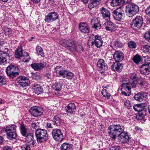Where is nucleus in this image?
<instances>
[{"instance_id": "aec40b11", "label": "nucleus", "mask_w": 150, "mask_h": 150, "mask_svg": "<svg viewBox=\"0 0 150 150\" xmlns=\"http://www.w3.org/2000/svg\"><path fill=\"white\" fill-rule=\"evenodd\" d=\"M91 24L92 25V27L93 28L97 30L100 29V28L101 25L100 23V21L97 17H94L92 19Z\"/></svg>"}, {"instance_id": "7ed1b4c3", "label": "nucleus", "mask_w": 150, "mask_h": 150, "mask_svg": "<svg viewBox=\"0 0 150 150\" xmlns=\"http://www.w3.org/2000/svg\"><path fill=\"white\" fill-rule=\"evenodd\" d=\"M22 50L21 46H20L17 49L15 54V57L17 58H21L23 62H27L29 61L30 58L27 52H23Z\"/></svg>"}, {"instance_id": "052dcab7", "label": "nucleus", "mask_w": 150, "mask_h": 150, "mask_svg": "<svg viewBox=\"0 0 150 150\" xmlns=\"http://www.w3.org/2000/svg\"><path fill=\"white\" fill-rule=\"evenodd\" d=\"M139 112V115L137 116V118L138 120H141L144 117V115H140Z\"/></svg>"}, {"instance_id": "423d86ee", "label": "nucleus", "mask_w": 150, "mask_h": 150, "mask_svg": "<svg viewBox=\"0 0 150 150\" xmlns=\"http://www.w3.org/2000/svg\"><path fill=\"white\" fill-rule=\"evenodd\" d=\"M92 39L91 42L92 46L95 45L98 48L102 46L103 44V40L101 37L98 35H91L89 37V39Z\"/></svg>"}, {"instance_id": "0eeeda50", "label": "nucleus", "mask_w": 150, "mask_h": 150, "mask_svg": "<svg viewBox=\"0 0 150 150\" xmlns=\"http://www.w3.org/2000/svg\"><path fill=\"white\" fill-rule=\"evenodd\" d=\"M52 133L53 138L56 141L61 142L63 140L64 136L60 129H54Z\"/></svg>"}, {"instance_id": "c03bdc74", "label": "nucleus", "mask_w": 150, "mask_h": 150, "mask_svg": "<svg viewBox=\"0 0 150 150\" xmlns=\"http://www.w3.org/2000/svg\"><path fill=\"white\" fill-rule=\"evenodd\" d=\"M141 59L140 57L138 54H136L133 58V60L136 64L140 62Z\"/></svg>"}, {"instance_id": "0e129e2a", "label": "nucleus", "mask_w": 150, "mask_h": 150, "mask_svg": "<svg viewBox=\"0 0 150 150\" xmlns=\"http://www.w3.org/2000/svg\"><path fill=\"white\" fill-rule=\"evenodd\" d=\"M46 127L47 128V129L52 128V127L51 125V124L50 122L47 123L46 124Z\"/></svg>"}, {"instance_id": "e2e57ef3", "label": "nucleus", "mask_w": 150, "mask_h": 150, "mask_svg": "<svg viewBox=\"0 0 150 150\" xmlns=\"http://www.w3.org/2000/svg\"><path fill=\"white\" fill-rule=\"evenodd\" d=\"M135 129L137 132H138L139 133L141 132L142 131V129L138 126L136 127Z\"/></svg>"}, {"instance_id": "72a5a7b5", "label": "nucleus", "mask_w": 150, "mask_h": 150, "mask_svg": "<svg viewBox=\"0 0 150 150\" xmlns=\"http://www.w3.org/2000/svg\"><path fill=\"white\" fill-rule=\"evenodd\" d=\"M39 123L37 122H36L33 123L31 125V129L33 132H35L36 130L39 129L38 128L39 127Z\"/></svg>"}, {"instance_id": "5701e85b", "label": "nucleus", "mask_w": 150, "mask_h": 150, "mask_svg": "<svg viewBox=\"0 0 150 150\" xmlns=\"http://www.w3.org/2000/svg\"><path fill=\"white\" fill-rule=\"evenodd\" d=\"M122 67L121 63L118 62H115L112 65L111 69L113 71H117L118 72H120L122 69Z\"/></svg>"}, {"instance_id": "6e6552de", "label": "nucleus", "mask_w": 150, "mask_h": 150, "mask_svg": "<svg viewBox=\"0 0 150 150\" xmlns=\"http://www.w3.org/2000/svg\"><path fill=\"white\" fill-rule=\"evenodd\" d=\"M143 23V19L140 16H137L133 19L131 24L132 28H139L142 26Z\"/></svg>"}, {"instance_id": "cd10ccee", "label": "nucleus", "mask_w": 150, "mask_h": 150, "mask_svg": "<svg viewBox=\"0 0 150 150\" xmlns=\"http://www.w3.org/2000/svg\"><path fill=\"white\" fill-rule=\"evenodd\" d=\"M144 107L145 106L143 104L140 103L134 105L133 106V108L135 111L140 112L144 109Z\"/></svg>"}, {"instance_id": "de8ad7c7", "label": "nucleus", "mask_w": 150, "mask_h": 150, "mask_svg": "<svg viewBox=\"0 0 150 150\" xmlns=\"http://www.w3.org/2000/svg\"><path fill=\"white\" fill-rule=\"evenodd\" d=\"M6 82V78L3 76H0V85L5 84Z\"/></svg>"}, {"instance_id": "20e7f679", "label": "nucleus", "mask_w": 150, "mask_h": 150, "mask_svg": "<svg viewBox=\"0 0 150 150\" xmlns=\"http://www.w3.org/2000/svg\"><path fill=\"white\" fill-rule=\"evenodd\" d=\"M121 91L122 93L125 96H129L131 93V83H127L125 81L120 82Z\"/></svg>"}, {"instance_id": "9d476101", "label": "nucleus", "mask_w": 150, "mask_h": 150, "mask_svg": "<svg viewBox=\"0 0 150 150\" xmlns=\"http://www.w3.org/2000/svg\"><path fill=\"white\" fill-rule=\"evenodd\" d=\"M17 80L18 84L23 87L28 86L30 83L28 79L24 76H19L17 78Z\"/></svg>"}, {"instance_id": "ea45409f", "label": "nucleus", "mask_w": 150, "mask_h": 150, "mask_svg": "<svg viewBox=\"0 0 150 150\" xmlns=\"http://www.w3.org/2000/svg\"><path fill=\"white\" fill-rule=\"evenodd\" d=\"M69 41V40L63 39L60 40L59 41V43L61 45L67 48Z\"/></svg>"}, {"instance_id": "09e8293b", "label": "nucleus", "mask_w": 150, "mask_h": 150, "mask_svg": "<svg viewBox=\"0 0 150 150\" xmlns=\"http://www.w3.org/2000/svg\"><path fill=\"white\" fill-rule=\"evenodd\" d=\"M4 32L5 35H9L12 33V30L8 28H6L4 30Z\"/></svg>"}, {"instance_id": "13d9d810", "label": "nucleus", "mask_w": 150, "mask_h": 150, "mask_svg": "<svg viewBox=\"0 0 150 150\" xmlns=\"http://www.w3.org/2000/svg\"><path fill=\"white\" fill-rule=\"evenodd\" d=\"M119 147L117 146H112L110 147L108 150H119Z\"/></svg>"}, {"instance_id": "bb28decb", "label": "nucleus", "mask_w": 150, "mask_h": 150, "mask_svg": "<svg viewBox=\"0 0 150 150\" xmlns=\"http://www.w3.org/2000/svg\"><path fill=\"white\" fill-rule=\"evenodd\" d=\"M117 10H114L113 11V16L114 18L117 21H120L122 18V13L121 12H118Z\"/></svg>"}, {"instance_id": "49530a36", "label": "nucleus", "mask_w": 150, "mask_h": 150, "mask_svg": "<svg viewBox=\"0 0 150 150\" xmlns=\"http://www.w3.org/2000/svg\"><path fill=\"white\" fill-rule=\"evenodd\" d=\"M45 20L46 22L48 23H50L53 21L50 13H49L48 14L45 16Z\"/></svg>"}, {"instance_id": "4c0bfd02", "label": "nucleus", "mask_w": 150, "mask_h": 150, "mask_svg": "<svg viewBox=\"0 0 150 150\" xmlns=\"http://www.w3.org/2000/svg\"><path fill=\"white\" fill-rule=\"evenodd\" d=\"M74 76V74L72 72L67 70L64 78H66L69 79H71L73 78Z\"/></svg>"}, {"instance_id": "69168bd1", "label": "nucleus", "mask_w": 150, "mask_h": 150, "mask_svg": "<svg viewBox=\"0 0 150 150\" xmlns=\"http://www.w3.org/2000/svg\"><path fill=\"white\" fill-rule=\"evenodd\" d=\"M3 150H11V147L8 146H5L3 148Z\"/></svg>"}, {"instance_id": "6ab92c4d", "label": "nucleus", "mask_w": 150, "mask_h": 150, "mask_svg": "<svg viewBox=\"0 0 150 150\" xmlns=\"http://www.w3.org/2000/svg\"><path fill=\"white\" fill-rule=\"evenodd\" d=\"M9 54L6 53V52H4L0 51V64L4 65L7 63V58Z\"/></svg>"}, {"instance_id": "4d7b16f0", "label": "nucleus", "mask_w": 150, "mask_h": 150, "mask_svg": "<svg viewBox=\"0 0 150 150\" xmlns=\"http://www.w3.org/2000/svg\"><path fill=\"white\" fill-rule=\"evenodd\" d=\"M114 45L115 46L118 47H121L122 46L121 43L118 41H115L114 43Z\"/></svg>"}, {"instance_id": "f257e3e1", "label": "nucleus", "mask_w": 150, "mask_h": 150, "mask_svg": "<svg viewBox=\"0 0 150 150\" xmlns=\"http://www.w3.org/2000/svg\"><path fill=\"white\" fill-rule=\"evenodd\" d=\"M124 126L122 125H112L108 128L109 136L112 140H115L117 135H119V141L122 143H127L129 140V137L127 132H124Z\"/></svg>"}, {"instance_id": "603ef678", "label": "nucleus", "mask_w": 150, "mask_h": 150, "mask_svg": "<svg viewBox=\"0 0 150 150\" xmlns=\"http://www.w3.org/2000/svg\"><path fill=\"white\" fill-rule=\"evenodd\" d=\"M33 78L34 79L38 81L41 79V77L39 74H35L33 76Z\"/></svg>"}, {"instance_id": "c756f323", "label": "nucleus", "mask_w": 150, "mask_h": 150, "mask_svg": "<svg viewBox=\"0 0 150 150\" xmlns=\"http://www.w3.org/2000/svg\"><path fill=\"white\" fill-rule=\"evenodd\" d=\"M126 9H131L132 8L136 9H139V8H141L139 7L138 5L134 4L133 3H131L127 6H125Z\"/></svg>"}, {"instance_id": "f8f14e48", "label": "nucleus", "mask_w": 150, "mask_h": 150, "mask_svg": "<svg viewBox=\"0 0 150 150\" xmlns=\"http://www.w3.org/2000/svg\"><path fill=\"white\" fill-rule=\"evenodd\" d=\"M54 72L58 76H62L63 78L67 71L63 67L60 66H57L55 68Z\"/></svg>"}, {"instance_id": "39448f33", "label": "nucleus", "mask_w": 150, "mask_h": 150, "mask_svg": "<svg viewBox=\"0 0 150 150\" xmlns=\"http://www.w3.org/2000/svg\"><path fill=\"white\" fill-rule=\"evenodd\" d=\"M6 71L8 76L11 77H14L19 75V70L17 66L11 65L7 67Z\"/></svg>"}, {"instance_id": "4be33fe9", "label": "nucleus", "mask_w": 150, "mask_h": 150, "mask_svg": "<svg viewBox=\"0 0 150 150\" xmlns=\"http://www.w3.org/2000/svg\"><path fill=\"white\" fill-rule=\"evenodd\" d=\"M147 95V93L144 92H142L136 94L134 97V99L139 102L143 100V98L146 97Z\"/></svg>"}, {"instance_id": "58836bf2", "label": "nucleus", "mask_w": 150, "mask_h": 150, "mask_svg": "<svg viewBox=\"0 0 150 150\" xmlns=\"http://www.w3.org/2000/svg\"><path fill=\"white\" fill-rule=\"evenodd\" d=\"M109 3L113 7L117 6L120 4H122L121 0H112Z\"/></svg>"}, {"instance_id": "3c124183", "label": "nucleus", "mask_w": 150, "mask_h": 150, "mask_svg": "<svg viewBox=\"0 0 150 150\" xmlns=\"http://www.w3.org/2000/svg\"><path fill=\"white\" fill-rule=\"evenodd\" d=\"M150 46L148 45H144L143 47V50L145 52H149Z\"/></svg>"}, {"instance_id": "5fc2aeb1", "label": "nucleus", "mask_w": 150, "mask_h": 150, "mask_svg": "<svg viewBox=\"0 0 150 150\" xmlns=\"http://www.w3.org/2000/svg\"><path fill=\"white\" fill-rule=\"evenodd\" d=\"M79 50L80 53H82L84 52H85V53L86 54V52L87 51H86L85 50V49L83 48V46H82L81 45H79Z\"/></svg>"}, {"instance_id": "774afa93", "label": "nucleus", "mask_w": 150, "mask_h": 150, "mask_svg": "<svg viewBox=\"0 0 150 150\" xmlns=\"http://www.w3.org/2000/svg\"><path fill=\"white\" fill-rule=\"evenodd\" d=\"M144 11L146 14L150 16V10H145Z\"/></svg>"}, {"instance_id": "473e14b6", "label": "nucleus", "mask_w": 150, "mask_h": 150, "mask_svg": "<svg viewBox=\"0 0 150 150\" xmlns=\"http://www.w3.org/2000/svg\"><path fill=\"white\" fill-rule=\"evenodd\" d=\"M62 83L59 82L56 83L52 86V88L56 91H59L62 89Z\"/></svg>"}, {"instance_id": "bf43d9fd", "label": "nucleus", "mask_w": 150, "mask_h": 150, "mask_svg": "<svg viewBox=\"0 0 150 150\" xmlns=\"http://www.w3.org/2000/svg\"><path fill=\"white\" fill-rule=\"evenodd\" d=\"M137 82V83H138L140 86H142L144 85V79H139Z\"/></svg>"}, {"instance_id": "393cba45", "label": "nucleus", "mask_w": 150, "mask_h": 150, "mask_svg": "<svg viewBox=\"0 0 150 150\" xmlns=\"http://www.w3.org/2000/svg\"><path fill=\"white\" fill-rule=\"evenodd\" d=\"M73 145L71 144L64 143L62 144L60 147V150H72Z\"/></svg>"}, {"instance_id": "1a4fd4ad", "label": "nucleus", "mask_w": 150, "mask_h": 150, "mask_svg": "<svg viewBox=\"0 0 150 150\" xmlns=\"http://www.w3.org/2000/svg\"><path fill=\"white\" fill-rule=\"evenodd\" d=\"M29 111L31 115L34 117L40 116L43 113V110L41 108L38 106H34L30 108Z\"/></svg>"}, {"instance_id": "f3484780", "label": "nucleus", "mask_w": 150, "mask_h": 150, "mask_svg": "<svg viewBox=\"0 0 150 150\" xmlns=\"http://www.w3.org/2000/svg\"><path fill=\"white\" fill-rule=\"evenodd\" d=\"M46 63H34L30 65L31 67L35 71H40L42 69L46 67Z\"/></svg>"}, {"instance_id": "a18cd8bd", "label": "nucleus", "mask_w": 150, "mask_h": 150, "mask_svg": "<svg viewBox=\"0 0 150 150\" xmlns=\"http://www.w3.org/2000/svg\"><path fill=\"white\" fill-rule=\"evenodd\" d=\"M98 3L93 0H91L88 4V8L90 9H92L97 6Z\"/></svg>"}, {"instance_id": "a878e982", "label": "nucleus", "mask_w": 150, "mask_h": 150, "mask_svg": "<svg viewBox=\"0 0 150 150\" xmlns=\"http://www.w3.org/2000/svg\"><path fill=\"white\" fill-rule=\"evenodd\" d=\"M34 92L38 95L40 94L43 92V89L40 85L38 84H34L33 86Z\"/></svg>"}, {"instance_id": "c9c22d12", "label": "nucleus", "mask_w": 150, "mask_h": 150, "mask_svg": "<svg viewBox=\"0 0 150 150\" xmlns=\"http://www.w3.org/2000/svg\"><path fill=\"white\" fill-rule=\"evenodd\" d=\"M36 50L37 53L42 57H44V54L42 48L39 46H37L36 47Z\"/></svg>"}, {"instance_id": "b1692460", "label": "nucleus", "mask_w": 150, "mask_h": 150, "mask_svg": "<svg viewBox=\"0 0 150 150\" xmlns=\"http://www.w3.org/2000/svg\"><path fill=\"white\" fill-rule=\"evenodd\" d=\"M103 17L105 20L109 21L110 19V13L108 10H101Z\"/></svg>"}, {"instance_id": "6e6d98bb", "label": "nucleus", "mask_w": 150, "mask_h": 150, "mask_svg": "<svg viewBox=\"0 0 150 150\" xmlns=\"http://www.w3.org/2000/svg\"><path fill=\"white\" fill-rule=\"evenodd\" d=\"M144 37L147 40H150V30L147 31L145 34Z\"/></svg>"}, {"instance_id": "2eb2a0df", "label": "nucleus", "mask_w": 150, "mask_h": 150, "mask_svg": "<svg viewBox=\"0 0 150 150\" xmlns=\"http://www.w3.org/2000/svg\"><path fill=\"white\" fill-rule=\"evenodd\" d=\"M65 110L68 114L72 115L76 110V105L73 103H70L65 107Z\"/></svg>"}, {"instance_id": "8fccbe9b", "label": "nucleus", "mask_w": 150, "mask_h": 150, "mask_svg": "<svg viewBox=\"0 0 150 150\" xmlns=\"http://www.w3.org/2000/svg\"><path fill=\"white\" fill-rule=\"evenodd\" d=\"M124 105L125 107L127 108H129L131 107V104L129 100H126L124 101Z\"/></svg>"}, {"instance_id": "37998d69", "label": "nucleus", "mask_w": 150, "mask_h": 150, "mask_svg": "<svg viewBox=\"0 0 150 150\" xmlns=\"http://www.w3.org/2000/svg\"><path fill=\"white\" fill-rule=\"evenodd\" d=\"M49 13L53 21L58 18L59 15L56 12H51Z\"/></svg>"}, {"instance_id": "7c9ffc66", "label": "nucleus", "mask_w": 150, "mask_h": 150, "mask_svg": "<svg viewBox=\"0 0 150 150\" xmlns=\"http://www.w3.org/2000/svg\"><path fill=\"white\" fill-rule=\"evenodd\" d=\"M34 134L33 133H30L27 134L25 138V141L28 143H30L31 141H32L34 139Z\"/></svg>"}, {"instance_id": "864d4df0", "label": "nucleus", "mask_w": 150, "mask_h": 150, "mask_svg": "<svg viewBox=\"0 0 150 150\" xmlns=\"http://www.w3.org/2000/svg\"><path fill=\"white\" fill-rule=\"evenodd\" d=\"M22 150H30V148L28 145H25L21 146Z\"/></svg>"}, {"instance_id": "f03ea898", "label": "nucleus", "mask_w": 150, "mask_h": 150, "mask_svg": "<svg viewBox=\"0 0 150 150\" xmlns=\"http://www.w3.org/2000/svg\"><path fill=\"white\" fill-rule=\"evenodd\" d=\"M35 134L38 143L46 142L48 139V134L46 130L45 129H39L36 130Z\"/></svg>"}, {"instance_id": "dca6fc26", "label": "nucleus", "mask_w": 150, "mask_h": 150, "mask_svg": "<svg viewBox=\"0 0 150 150\" xmlns=\"http://www.w3.org/2000/svg\"><path fill=\"white\" fill-rule=\"evenodd\" d=\"M114 59L117 62H121L124 57L123 53L120 51H116L113 55Z\"/></svg>"}, {"instance_id": "c85d7f7f", "label": "nucleus", "mask_w": 150, "mask_h": 150, "mask_svg": "<svg viewBox=\"0 0 150 150\" xmlns=\"http://www.w3.org/2000/svg\"><path fill=\"white\" fill-rule=\"evenodd\" d=\"M20 129L22 135L23 136H26L28 134V129L24 124H22L20 125Z\"/></svg>"}, {"instance_id": "338daca9", "label": "nucleus", "mask_w": 150, "mask_h": 150, "mask_svg": "<svg viewBox=\"0 0 150 150\" xmlns=\"http://www.w3.org/2000/svg\"><path fill=\"white\" fill-rule=\"evenodd\" d=\"M45 76L48 79H51V74L50 73L46 74L45 75Z\"/></svg>"}, {"instance_id": "a19ab883", "label": "nucleus", "mask_w": 150, "mask_h": 150, "mask_svg": "<svg viewBox=\"0 0 150 150\" xmlns=\"http://www.w3.org/2000/svg\"><path fill=\"white\" fill-rule=\"evenodd\" d=\"M128 46L130 48L134 49L136 48L137 45L134 41L131 40L128 42Z\"/></svg>"}, {"instance_id": "680f3d73", "label": "nucleus", "mask_w": 150, "mask_h": 150, "mask_svg": "<svg viewBox=\"0 0 150 150\" xmlns=\"http://www.w3.org/2000/svg\"><path fill=\"white\" fill-rule=\"evenodd\" d=\"M132 0H121V4H127L130 2Z\"/></svg>"}, {"instance_id": "2f4dec72", "label": "nucleus", "mask_w": 150, "mask_h": 150, "mask_svg": "<svg viewBox=\"0 0 150 150\" xmlns=\"http://www.w3.org/2000/svg\"><path fill=\"white\" fill-rule=\"evenodd\" d=\"M138 11L137 10H125L126 14L129 17L133 16Z\"/></svg>"}, {"instance_id": "e433bc0d", "label": "nucleus", "mask_w": 150, "mask_h": 150, "mask_svg": "<svg viewBox=\"0 0 150 150\" xmlns=\"http://www.w3.org/2000/svg\"><path fill=\"white\" fill-rule=\"evenodd\" d=\"M130 78L132 80H133L132 83V86L133 87L137 85V81L136 80H135L136 78V75L134 74H132L130 76Z\"/></svg>"}, {"instance_id": "f704fd0d", "label": "nucleus", "mask_w": 150, "mask_h": 150, "mask_svg": "<svg viewBox=\"0 0 150 150\" xmlns=\"http://www.w3.org/2000/svg\"><path fill=\"white\" fill-rule=\"evenodd\" d=\"M101 93L103 96L106 98L109 99L110 98V95L109 93H108L106 89L104 88V89H103L101 91Z\"/></svg>"}, {"instance_id": "ddd939ff", "label": "nucleus", "mask_w": 150, "mask_h": 150, "mask_svg": "<svg viewBox=\"0 0 150 150\" xmlns=\"http://www.w3.org/2000/svg\"><path fill=\"white\" fill-rule=\"evenodd\" d=\"M67 48L71 52L75 53L77 51V44L74 41H69Z\"/></svg>"}, {"instance_id": "9b49d317", "label": "nucleus", "mask_w": 150, "mask_h": 150, "mask_svg": "<svg viewBox=\"0 0 150 150\" xmlns=\"http://www.w3.org/2000/svg\"><path fill=\"white\" fill-rule=\"evenodd\" d=\"M140 73L143 74H148L150 73V63H146L142 64L140 67Z\"/></svg>"}, {"instance_id": "412c9836", "label": "nucleus", "mask_w": 150, "mask_h": 150, "mask_svg": "<svg viewBox=\"0 0 150 150\" xmlns=\"http://www.w3.org/2000/svg\"><path fill=\"white\" fill-rule=\"evenodd\" d=\"M80 30L81 32L87 33L89 32V28L87 24L85 23H81L79 25Z\"/></svg>"}, {"instance_id": "4468645a", "label": "nucleus", "mask_w": 150, "mask_h": 150, "mask_svg": "<svg viewBox=\"0 0 150 150\" xmlns=\"http://www.w3.org/2000/svg\"><path fill=\"white\" fill-rule=\"evenodd\" d=\"M97 68L99 70L103 71L106 70L108 69L107 64L104 62V60L102 59H100L98 62L97 64Z\"/></svg>"}, {"instance_id": "79ce46f5", "label": "nucleus", "mask_w": 150, "mask_h": 150, "mask_svg": "<svg viewBox=\"0 0 150 150\" xmlns=\"http://www.w3.org/2000/svg\"><path fill=\"white\" fill-rule=\"evenodd\" d=\"M52 121L54 125H56V126L59 125L60 124V118L57 116H55L53 118Z\"/></svg>"}, {"instance_id": "a211bd4d", "label": "nucleus", "mask_w": 150, "mask_h": 150, "mask_svg": "<svg viewBox=\"0 0 150 150\" xmlns=\"http://www.w3.org/2000/svg\"><path fill=\"white\" fill-rule=\"evenodd\" d=\"M105 29L108 31H112L115 28V24L111 21H107L104 24Z\"/></svg>"}]
</instances>
